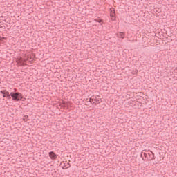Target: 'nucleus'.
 Wrapping results in <instances>:
<instances>
[{"mask_svg": "<svg viewBox=\"0 0 177 177\" xmlns=\"http://www.w3.org/2000/svg\"><path fill=\"white\" fill-rule=\"evenodd\" d=\"M110 17H111V20H112L113 21H115V12H113L112 14H110Z\"/></svg>", "mask_w": 177, "mask_h": 177, "instance_id": "1a4fd4ad", "label": "nucleus"}, {"mask_svg": "<svg viewBox=\"0 0 177 177\" xmlns=\"http://www.w3.org/2000/svg\"><path fill=\"white\" fill-rule=\"evenodd\" d=\"M92 100H94L97 103H102V98L99 95H94L92 97Z\"/></svg>", "mask_w": 177, "mask_h": 177, "instance_id": "39448f33", "label": "nucleus"}, {"mask_svg": "<svg viewBox=\"0 0 177 177\" xmlns=\"http://www.w3.org/2000/svg\"><path fill=\"white\" fill-rule=\"evenodd\" d=\"M95 21H97V23H102V19H95Z\"/></svg>", "mask_w": 177, "mask_h": 177, "instance_id": "9b49d317", "label": "nucleus"}, {"mask_svg": "<svg viewBox=\"0 0 177 177\" xmlns=\"http://www.w3.org/2000/svg\"><path fill=\"white\" fill-rule=\"evenodd\" d=\"M59 106L62 107V109H65V110L68 109V106L67 105L66 102L63 100L59 101Z\"/></svg>", "mask_w": 177, "mask_h": 177, "instance_id": "423d86ee", "label": "nucleus"}, {"mask_svg": "<svg viewBox=\"0 0 177 177\" xmlns=\"http://www.w3.org/2000/svg\"><path fill=\"white\" fill-rule=\"evenodd\" d=\"M10 96L12 100H14L15 102H19V100H22V102H24L26 100V97H23V94L19 92H11Z\"/></svg>", "mask_w": 177, "mask_h": 177, "instance_id": "f03ea898", "label": "nucleus"}, {"mask_svg": "<svg viewBox=\"0 0 177 177\" xmlns=\"http://www.w3.org/2000/svg\"><path fill=\"white\" fill-rule=\"evenodd\" d=\"M24 62H26V59H24L21 57H18L16 59L17 66H24Z\"/></svg>", "mask_w": 177, "mask_h": 177, "instance_id": "20e7f679", "label": "nucleus"}, {"mask_svg": "<svg viewBox=\"0 0 177 177\" xmlns=\"http://www.w3.org/2000/svg\"><path fill=\"white\" fill-rule=\"evenodd\" d=\"M116 35L118 38H120L122 39H124V38H125V33L124 32H118Z\"/></svg>", "mask_w": 177, "mask_h": 177, "instance_id": "6e6552de", "label": "nucleus"}, {"mask_svg": "<svg viewBox=\"0 0 177 177\" xmlns=\"http://www.w3.org/2000/svg\"><path fill=\"white\" fill-rule=\"evenodd\" d=\"M66 106H68V109L69 106H71V102H66Z\"/></svg>", "mask_w": 177, "mask_h": 177, "instance_id": "ddd939ff", "label": "nucleus"}, {"mask_svg": "<svg viewBox=\"0 0 177 177\" xmlns=\"http://www.w3.org/2000/svg\"><path fill=\"white\" fill-rule=\"evenodd\" d=\"M0 93L3 95V97L10 99V93L7 90H1Z\"/></svg>", "mask_w": 177, "mask_h": 177, "instance_id": "7ed1b4c3", "label": "nucleus"}, {"mask_svg": "<svg viewBox=\"0 0 177 177\" xmlns=\"http://www.w3.org/2000/svg\"><path fill=\"white\" fill-rule=\"evenodd\" d=\"M48 155L50 158H51L52 160H56V158H57V155H56V153L53 151L49 152Z\"/></svg>", "mask_w": 177, "mask_h": 177, "instance_id": "0eeeda50", "label": "nucleus"}, {"mask_svg": "<svg viewBox=\"0 0 177 177\" xmlns=\"http://www.w3.org/2000/svg\"><path fill=\"white\" fill-rule=\"evenodd\" d=\"M140 157L142 158L143 161H151V160H154L155 158L153 151H142Z\"/></svg>", "mask_w": 177, "mask_h": 177, "instance_id": "f257e3e1", "label": "nucleus"}, {"mask_svg": "<svg viewBox=\"0 0 177 177\" xmlns=\"http://www.w3.org/2000/svg\"><path fill=\"white\" fill-rule=\"evenodd\" d=\"M27 118H28V115L24 116V118L23 119L24 121H27V120H28Z\"/></svg>", "mask_w": 177, "mask_h": 177, "instance_id": "f8f14e48", "label": "nucleus"}, {"mask_svg": "<svg viewBox=\"0 0 177 177\" xmlns=\"http://www.w3.org/2000/svg\"><path fill=\"white\" fill-rule=\"evenodd\" d=\"M113 13H115V10L114 9V8H111L110 9V15H111Z\"/></svg>", "mask_w": 177, "mask_h": 177, "instance_id": "9d476101", "label": "nucleus"}]
</instances>
